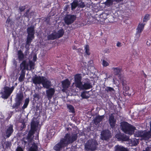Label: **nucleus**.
Masks as SVG:
<instances>
[{
	"label": "nucleus",
	"instance_id": "1",
	"mask_svg": "<svg viewBox=\"0 0 151 151\" xmlns=\"http://www.w3.org/2000/svg\"><path fill=\"white\" fill-rule=\"evenodd\" d=\"M78 133H70L65 134L64 138L60 139V142L53 147V149L55 151H60L66 147L68 144L72 143L77 139Z\"/></svg>",
	"mask_w": 151,
	"mask_h": 151
},
{
	"label": "nucleus",
	"instance_id": "2",
	"mask_svg": "<svg viewBox=\"0 0 151 151\" xmlns=\"http://www.w3.org/2000/svg\"><path fill=\"white\" fill-rule=\"evenodd\" d=\"M120 128L124 132L129 135L133 134L136 129L135 127L126 122H122L120 123Z\"/></svg>",
	"mask_w": 151,
	"mask_h": 151
},
{
	"label": "nucleus",
	"instance_id": "3",
	"mask_svg": "<svg viewBox=\"0 0 151 151\" xmlns=\"http://www.w3.org/2000/svg\"><path fill=\"white\" fill-rule=\"evenodd\" d=\"M34 29V26H31L28 27L27 29V36L26 41V45H28V47L26 48L27 50L29 49V47L30 43L35 38V31Z\"/></svg>",
	"mask_w": 151,
	"mask_h": 151
},
{
	"label": "nucleus",
	"instance_id": "4",
	"mask_svg": "<svg viewBox=\"0 0 151 151\" xmlns=\"http://www.w3.org/2000/svg\"><path fill=\"white\" fill-rule=\"evenodd\" d=\"M15 88V86H12L9 87L5 86L1 90L0 94L1 97L3 99H7L10 96Z\"/></svg>",
	"mask_w": 151,
	"mask_h": 151
},
{
	"label": "nucleus",
	"instance_id": "5",
	"mask_svg": "<svg viewBox=\"0 0 151 151\" xmlns=\"http://www.w3.org/2000/svg\"><path fill=\"white\" fill-rule=\"evenodd\" d=\"M24 98L23 94L22 93H17L15 98V103L12 106L13 109H17L22 103Z\"/></svg>",
	"mask_w": 151,
	"mask_h": 151
},
{
	"label": "nucleus",
	"instance_id": "6",
	"mask_svg": "<svg viewBox=\"0 0 151 151\" xmlns=\"http://www.w3.org/2000/svg\"><path fill=\"white\" fill-rule=\"evenodd\" d=\"M134 136L137 137H141L142 139L146 140L151 137V132H150L138 131L136 132V134H134Z\"/></svg>",
	"mask_w": 151,
	"mask_h": 151
},
{
	"label": "nucleus",
	"instance_id": "7",
	"mask_svg": "<svg viewBox=\"0 0 151 151\" xmlns=\"http://www.w3.org/2000/svg\"><path fill=\"white\" fill-rule=\"evenodd\" d=\"M35 132L30 130L28 132L27 137L26 138V140L27 141L24 140L23 141V142L24 143L25 145L26 146H30L31 144L32 143L33 140V138L32 137V136L33 135Z\"/></svg>",
	"mask_w": 151,
	"mask_h": 151
},
{
	"label": "nucleus",
	"instance_id": "8",
	"mask_svg": "<svg viewBox=\"0 0 151 151\" xmlns=\"http://www.w3.org/2000/svg\"><path fill=\"white\" fill-rule=\"evenodd\" d=\"M76 19V15H74L67 14L64 18V21L67 25H69L74 22Z\"/></svg>",
	"mask_w": 151,
	"mask_h": 151
},
{
	"label": "nucleus",
	"instance_id": "9",
	"mask_svg": "<svg viewBox=\"0 0 151 151\" xmlns=\"http://www.w3.org/2000/svg\"><path fill=\"white\" fill-rule=\"evenodd\" d=\"M94 142L91 140H88L85 145V149L87 151H94Z\"/></svg>",
	"mask_w": 151,
	"mask_h": 151
},
{
	"label": "nucleus",
	"instance_id": "10",
	"mask_svg": "<svg viewBox=\"0 0 151 151\" xmlns=\"http://www.w3.org/2000/svg\"><path fill=\"white\" fill-rule=\"evenodd\" d=\"M111 137V133L109 130H105L101 132V139L103 140H107Z\"/></svg>",
	"mask_w": 151,
	"mask_h": 151
},
{
	"label": "nucleus",
	"instance_id": "11",
	"mask_svg": "<svg viewBox=\"0 0 151 151\" xmlns=\"http://www.w3.org/2000/svg\"><path fill=\"white\" fill-rule=\"evenodd\" d=\"M108 15V14L105 12L100 14L99 12H98L95 15V19L98 22H103L107 18Z\"/></svg>",
	"mask_w": 151,
	"mask_h": 151
},
{
	"label": "nucleus",
	"instance_id": "12",
	"mask_svg": "<svg viewBox=\"0 0 151 151\" xmlns=\"http://www.w3.org/2000/svg\"><path fill=\"white\" fill-rule=\"evenodd\" d=\"M41 84L45 88H49L51 86V81L48 80L45 77L42 76Z\"/></svg>",
	"mask_w": 151,
	"mask_h": 151
},
{
	"label": "nucleus",
	"instance_id": "13",
	"mask_svg": "<svg viewBox=\"0 0 151 151\" xmlns=\"http://www.w3.org/2000/svg\"><path fill=\"white\" fill-rule=\"evenodd\" d=\"M74 80L76 87L78 88H81L82 83L81 81V77L80 74H77L75 76Z\"/></svg>",
	"mask_w": 151,
	"mask_h": 151
},
{
	"label": "nucleus",
	"instance_id": "14",
	"mask_svg": "<svg viewBox=\"0 0 151 151\" xmlns=\"http://www.w3.org/2000/svg\"><path fill=\"white\" fill-rule=\"evenodd\" d=\"M145 25V24H139L137 28V31L136 34V36L137 39H138L140 35V34L142 31Z\"/></svg>",
	"mask_w": 151,
	"mask_h": 151
},
{
	"label": "nucleus",
	"instance_id": "15",
	"mask_svg": "<svg viewBox=\"0 0 151 151\" xmlns=\"http://www.w3.org/2000/svg\"><path fill=\"white\" fill-rule=\"evenodd\" d=\"M48 89L46 91V94L48 99L50 100L52 99L55 93V90L54 88H52Z\"/></svg>",
	"mask_w": 151,
	"mask_h": 151
},
{
	"label": "nucleus",
	"instance_id": "16",
	"mask_svg": "<svg viewBox=\"0 0 151 151\" xmlns=\"http://www.w3.org/2000/svg\"><path fill=\"white\" fill-rule=\"evenodd\" d=\"M42 76H38L35 75L32 79L33 83L36 85L40 84L42 83Z\"/></svg>",
	"mask_w": 151,
	"mask_h": 151
},
{
	"label": "nucleus",
	"instance_id": "17",
	"mask_svg": "<svg viewBox=\"0 0 151 151\" xmlns=\"http://www.w3.org/2000/svg\"><path fill=\"white\" fill-rule=\"evenodd\" d=\"M115 137L119 140L127 141L129 139L128 136L124 134H116Z\"/></svg>",
	"mask_w": 151,
	"mask_h": 151
},
{
	"label": "nucleus",
	"instance_id": "18",
	"mask_svg": "<svg viewBox=\"0 0 151 151\" xmlns=\"http://www.w3.org/2000/svg\"><path fill=\"white\" fill-rule=\"evenodd\" d=\"M14 131L13 125H10L7 128L6 131V138H9L12 134Z\"/></svg>",
	"mask_w": 151,
	"mask_h": 151
},
{
	"label": "nucleus",
	"instance_id": "19",
	"mask_svg": "<svg viewBox=\"0 0 151 151\" xmlns=\"http://www.w3.org/2000/svg\"><path fill=\"white\" fill-rule=\"evenodd\" d=\"M114 116L113 114H111L109 117V123L111 126V127L112 128H114L115 126L116 121L114 119Z\"/></svg>",
	"mask_w": 151,
	"mask_h": 151
},
{
	"label": "nucleus",
	"instance_id": "20",
	"mask_svg": "<svg viewBox=\"0 0 151 151\" xmlns=\"http://www.w3.org/2000/svg\"><path fill=\"white\" fill-rule=\"evenodd\" d=\"M61 83L63 88L65 89L68 88L70 84V81L68 79H66L62 81Z\"/></svg>",
	"mask_w": 151,
	"mask_h": 151
},
{
	"label": "nucleus",
	"instance_id": "21",
	"mask_svg": "<svg viewBox=\"0 0 151 151\" xmlns=\"http://www.w3.org/2000/svg\"><path fill=\"white\" fill-rule=\"evenodd\" d=\"M38 144L37 142H33L31 144L32 146L29 148L28 151H37L38 149Z\"/></svg>",
	"mask_w": 151,
	"mask_h": 151
},
{
	"label": "nucleus",
	"instance_id": "22",
	"mask_svg": "<svg viewBox=\"0 0 151 151\" xmlns=\"http://www.w3.org/2000/svg\"><path fill=\"white\" fill-rule=\"evenodd\" d=\"M112 70L114 71V74L115 75L117 76L119 78L121 79V70L120 68H112Z\"/></svg>",
	"mask_w": 151,
	"mask_h": 151
},
{
	"label": "nucleus",
	"instance_id": "23",
	"mask_svg": "<svg viewBox=\"0 0 151 151\" xmlns=\"http://www.w3.org/2000/svg\"><path fill=\"white\" fill-rule=\"evenodd\" d=\"M115 151H129L127 148L121 145H117L114 147Z\"/></svg>",
	"mask_w": 151,
	"mask_h": 151
},
{
	"label": "nucleus",
	"instance_id": "24",
	"mask_svg": "<svg viewBox=\"0 0 151 151\" xmlns=\"http://www.w3.org/2000/svg\"><path fill=\"white\" fill-rule=\"evenodd\" d=\"M20 69L24 68L26 70H28L29 64L26 60H24L20 65Z\"/></svg>",
	"mask_w": 151,
	"mask_h": 151
},
{
	"label": "nucleus",
	"instance_id": "25",
	"mask_svg": "<svg viewBox=\"0 0 151 151\" xmlns=\"http://www.w3.org/2000/svg\"><path fill=\"white\" fill-rule=\"evenodd\" d=\"M92 87V86L90 83H85L83 85L82 84L81 88H79L86 90L89 89Z\"/></svg>",
	"mask_w": 151,
	"mask_h": 151
},
{
	"label": "nucleus",
	"instance_id": "26",
	"mask_svg": "<svg viewBox=\"0 0 151 151\" xmlns=\"http://www.w3.org/2000/svg\"><path fill=\"white\" fill-rule=\"evenodd\" d=\"M64 31L63 29L61 28L57 32H55L57 38H60L63 37L64 34Z\"/></svg>",
	"mask_w": 151,
	"mask_h": 151
},
{
	"label": "nucleus",
	"instance_id": "27",
	"mask_svg": "<svg viewBox=\"0 0 151 151\" xmlns=\"http://www.w3.org/2000/svg\"><path fill=\"white\" fill-rule=\"evenodd\" d=\"M18 57L19 61H22L24 58V56L21 50H19L17 52Z\"/></svg>",
	"mask_w": 151,
	"mask_h": 151
},
{
	"label": "nucleus",
	"instance_id": "28",
	"mask_svg": "<svg viewBox=\"0 0 151 151\" xmlns=\"http://www.w3.org/2000/svg\"><path fill=\"white\" fill-rule=\"evenodd\" d=\"M131 145V146H136L139 143V139L136 138H133L130 139L129 141Z\"/></svg>",
	"mask_w": 151,
	"mask_h": 151
},
{
	"label": "nucleus",
	"instance_id": "29",
	"mask_svg": "<svg viewBox=\"0 0 151 151\" xmlns=\"http://www.w3.org/2000/svg\"><path fill=\"white\" fill-rule=\"evenodd\" d=\"M47 38L48 40H53L58 39L55 33H52L49 35L47 37Z\"/></svg>",
	"mask_w": 151,
	"mask_h": 151
},
{
	"label": "nucleus",
	"instance_id": "30",
	"mask_svg": "<svg viewBox=\"0 0 151 151\" xmlns=\"http://www.w3.org/2000/svg\"><path fill=\"white\" fill-rule=\"evenodd\" d=\"M78 1L76 0H74L71 4V10L74 11L76 8L78 6Z\"/></svg>",
	"mask_w": 151,
	"mask_h": 151
},
{
	"label": "nucleus",
	"instance_id": "31",
	"mask_svg": "<svg viewBox=\"0 0 151 151\" xmlns=\"http://www.w3.org/2000/svg\"><path fill=\"white\" fill-rule=\"evenodd\" d=\"M85 51L84 52V56H86L87 55H89L90 54V52L89 47L88 45H86L84 48Z\"/></svg>",
	"mask_w": 151,
	"mask_h": 151
},
{
	"label": "nucleus",
	"instance_id": "32",
	"mask_svg": "<svg viewBox=\"0 0 151 151\" xmlns=\"http://www.w3.org/2000/svg\"><path fill=\"white\" fill-rule=\"evenodd\" d=\"M104 118L103 116H98L95 118V124L96 125L101 122Z\"/></svg>",
	"mask_w": 151,
	"mask_h": 151
},
{
	"label": "nucleus",
	"instance_id": "33",
	"mask_svg": "<svg viewBox=\"0 0 151 151\" xmlns=\"http://www.w3.org/2000/svg\"><path fill=\"white\" fill-rule=\"evenodd\" d=\"M29 102V98H27L25 99L24 103L22 107V109H24L27 107Z\"/></svg>",
	"mask_w": 151,
	"mask_h": 151
},
{
	"label": "nucleus",
	"instance_id": "34",
	"mask_svg": "<svg viewBox=\"0 0 151 151\" xmlns=\"http://www.w3.org/2000/svg\"><path fill=\"white\" fill-rule=\"evenodd\" d=\"M105 90L107 92H110L112 94L114 93L115 92L114 89L113 88L110 87H107Z\"/></svg>",
	"mask_w": 151,
	"mask_h": 151
},
{
	"label": "nucleus",
	"instance_id": "35",
	"mask_svg": "<svg viewBox=\"0 0 151 151\" xmlns=\"http://www.w3.org/2000/svg\"><path fill=\"white\" fill-rule=\"evenodd\" d=\"M36 124L35 122H33L31 123L30 130L35 132L36 130Z\"/></svg>",
	"mask_w": 151,
	"mask_h": 151
},
{
	"label": "nucleus",
	"instance_id": "36",
	"mask_svg": "<svg viewBox=\"0 0 151 151\" xmlns=\"http://www.w3.org/2000/svg\"><path fill=\"white\" fill-rule=\"evenodd\" d=\"M29 66L31 70H33L35 68V63L32 61L29 60Z\"/></svg>",
	"mask_w": 151,
	"mask_h": 151
},
{
	"label": "nucleus",
	"instance_id": "37",
	"mask_svg": "<svg viewBox=\"0 0 151 151\" xmlns=\"http://www.w3.org/2000/svg\"><path fill=\"white\" fill-rule=\"evenodd\" d=\"M69 110V112L71 113H74L75 112L74 108L73 106L71 105H69L67 106Z\"/></svg>",
	"mask_w": 151,
	"mask_h": 151
},
{
	"label": "nucleus",
	"instance_id": "38",
	"mask_svg": "<svg viewBox=\"0 0 151 151\" xmlns=\"http://www.w3.org/2000/svg\"><path fill=\"white\" fill-rule=\"evenodd\" d=\"M86 91H83L82 93L81 96L83 99H87L89 97L86 96Z\"/></svg>",
	"mask_w": 151,
	"mask_h": 151
},
{
	"label": "nucleus",
	"instance_id": "39",
	"mask_svg": "<svg viewBox=\"0 0 151 151\" xmlns=\"http://www.w3.org/2000/svg\"><path fill=\"white\" fill-rule=\"evenodd\" d=\"M150 15L148 14H147L145 15L143 19V22H147L149 19Z\"/></svg>",
	"mask_w": 151,
	"mask_h": 151
},
{
	"label": "nucleus",
	"instance_id": "40",
	"mask_svg": "<svg viewBox=\"0 0 151 151\" xmlns=\"http://www.w3.org/2000/svg\"><path fill=\"white\" fill-rule=\"evenodd\" d=\"M113 1L112 0H106L105 2L106 4V5L110 6L112 4Z\"/></svg>",
	"mask_w": 151,
	"mask_h": 151
},
{
	"label": "nucleus",
	"instance_id": "41",
	"mask_svg": "<svg viewBox=\"0 0 151 151\" xmlns=\"http://www.w3.org/2000/svg\"><path fill=\"white\" fill-rule=\"evenodd\" d=\"M25 75L20 74L19 78V80L20 82H22L24 80Z\"/></svg>",
	"mask_w": 151,
	"mask_h": 151
},
{
	"label": "nucleus",
	"instance_id": "42",
	"mask_svg": "<svg viewBox=\"0 0 151 151\" xmlns=\"http://www.w3.org/2000/svg\"><path fill=\"white\" fill-rule=\"evenodd\" d=\"M100 73H98L97 71V73H96V76H95V80H100Z\"/></svg>",
	"mask_w": 151,
	"mask_h": 151
},
{
	"label": "nucleus",
	"instance_id": "43",
	"mask_svg": "<svg viewBox=\"0 0 151 151\" xmlns=\"http://www.w3.org/2000/svg\"><path fill=\"white\" fill-rule=\"evenodd\" d=\"M78 6L80 8H83L85 6V5L84 2L81 1L80 3L78 4Z\"/></svg>",
	"mask_w": 151,
	"mask_h": 151
},
{
	"label": "nucleus",
	"instance_id": "44",
	"mask_svg": "<svg viewBox=\"0 0 151 151\" xmlns=\"http://www.w3.org/2000/svg\"><path fill=\"white\" fill-rule=\"evenodd\" d=\"M25 6H20L19 9L21 12H23L25 9Z\"/></svg>",
	"mask_w": 151,
	"mask_h": 151
},
{
	"label": "nucleus",
	"instance_id": "45",
	"mask_svg": "<svg viewBox=\"0 0 151 151\" xmlns=\"http://www.w3.org/2000/svg\"><path fill=\"white\" fill-rule=\"evenodd\" d=\"M102 64L103 66L105 67L108 66L109 65L108 63L104 60H103Z\"/></svg>",
	"mask_w": 151,
	"mask_h": 151
},
{
	"label": "nucleus",
	"instance_id": "46",
	"mask_svg": "<svg viewBox=\"0 0 151 151\" xmlns=\"http://www.w3.org/2000/svg\"><path fill=\"white\" fill-rule=\"evenodd\" d=\"M142 151H151V145L147 147Z\"/></svg>",
	"mask_w": 151,
	"mask_h": 151
},
{
	"label": "nucleus",
	"instance_id": "47",
	"mask_svg": "<svg viewBox=\"0 0 151 151\" xmlns=\"http://www.w3.org/2000/svg\"><path fill=\"white\" fill-rule=\"evenodd\" d=\"M21 74H22L23 75H25V73L26 71L25 70H26V69L24 68H22L21 69Z\"/></svg>",
	"mask_w": 151,
	"mask_h": 151
},
{
	"label": "nucleus",
	"instance_id": "48",
	"mask_svg": "<svg viewBox=\"0 0 151 151\" xmlns=\"http://www.w3.org/2000/svg\"><path fill=\"white\" fill-rule=\"evenodd\" d=\"M123 88L125 91H127L129 90V87L127 85L123 86Z\"/></svg>",
	"mask_w": 151,
	"mask_h": 151
},
{
	"label": "nucleus",
	"instance_id": "49",
	"mask_svg": "<svg viewBox=\"0 0 151 151\" xmlns=\"http://www.w3.org/2000/svg\"><path fill=\"white\" fill-rule=\"evenodd\" d=\"M77 52L79 53V55H80L81 54H82L83 53V50L82 49L80 48H79L77 49Z\"/></svg>",
	"mask_w": 151,
	"mask_h": 151
},
{
	"label": "nucleus",
	"instance_id": "50",
	"mask_svg": "<svg viewBox=\"0 0 151 151\" xmlns=\"http://www.w3.org/2000/svg\"><path fill=\"white\" fill-rule=\"evenodd\" d=\"M16 151H24V150L21 147H18L16 150Z\"/></svg>",
	"mask_w": 151,
	"mask_h": 151
},
{
	"label": "nucleus",
	"instance_id": "51",
	"mask_svg": "<svg viewBox=\"0 0 151 151\" xmlns=\"http://www.w3.org/2000/svg\"><path fill=\"white\" fill-rule=\"evenodd\" d=\"M121 81H122V85L123 86L127 85L126 82L124 79H122Z\"/></svg>",
	"mask_w": 151,
	"mask_h": 151
},
{
	"label": "nucleus",
	"instance_id": "52",
	"mask_svg": "<svg viewBox=\"0 0 151 151\" xmlns=\"http://www.w3.org/2000/svg\"><path fill=\"white\" fill-rule=\"evenodd\" d=\"M70 6L68 5H66L65 6L64 10L66 11L68 10H69L70 9Z\"/></svg>",
	"mask_w": 151,
	"mask_h": 151
},
{
	"label": "nucleus",
	"instance_id": "53",
	"mask_svg": "<svg viewBox=\"0 0 151 151\" xmlns=\"http://www.w3.org/2000/svg\"><path fill=\"white\" fill-rule=\"evenodd\" d=\"M11 20L9 17H8L6 21V23L7 24H9L10 22H11Z\"/></svg>",
	"mask_w": 151,
	"mask_h": 151
},
{
	"label": "nucleus",
	"instance_id": "54",
	"mask_svg": "<svg viewBox=\"0 0 151 151\" xmlns=\"http://www.w3.org/2000/svg\"><path fill=\"white\" fill-rule=\"evenodd\" d=\"M116 45L118 47H120L122 46V44L121 42H118L116 44Z\"/></svg>",
	"mask_w": 151,
	"mask_h": 151
},
{
	"label": "nucleus",
	"instance_id": "55",
	"mask_svg": "<svg viewBox=\"0 0 151 151\" xmlns=\"http://www.w3.org/2000/svg\"><path fill=\"white\" fill-rule=\"evenodd\" d=\"M79 135L81 136H83V135L85 136V134L84 132V131H82V132H81L79 133Z\"/></svg>",
	"mask_w": 151,
	"mask_h": 151
},
{
	"label": "nucleus",
	"instance_id": "56",
	"mask_svg": "<svg viewBox=\"0 0 151 151\" xmlns=\"http://www.w3.org/2000/svg\"><path fill=\"white\" fill-rule=\"evenodd\" d=\"M33 96L34 98H38L39 97V95L38 94L35 93L34 95Z\"/></svg>",
	"mask_w": 151,
	"mask_h": 151
},
{
	"label": "nucleus",
	"instance_id": "57",
	"mask_svg": "<svg viewBox=\"0 0 151 151\" xmlns=\"http://www.w3.org/2000/svg\"><path fill=\"white\" fill-rule=\"evenodd\" d=\"M29 12V11L28 10L24 14V15H25V16L28 18L29 17V16L28 15H27V14H28V13Z\"/></svg>",
	"mask_w": 151,
	"mask_h": 151
},
{
	"label": "nucleus",
	"instance_id": "58",
	"mask_svg": "<svg viewBox=\"0 0 151 151\" xmlns=\"http://www.w3.org/2000/svg\"><path fill=\"white\" fill-rule=\"evenodd\" d=\"M105 75H106V77L105 78V79H107L108 78H110L111 76H108V74L107 73H106Z\"/></svg>",
	"mask_w": 151,
	"mask_h": 151
},
{
	"label": "nucleus",
	"instance_id": "59",
	"mask_svg": "<svg viewBox=\"0 0 151 151\" xmlns=\"http://www.w3.org/2000/svg\"><path fill=\"white\" fill-rule=\"evenodd\" d=\"M37 58V57L36 55H35L34 56L33 58V60L34 62H35V61H36Z\"/></svg>",
	"mask_w": 151,
	"mask_h": 151
},
{
	"label": "nucleus",
	"instance_id": "60",
	"mask_svg": "<svg viewBox=\"0 0 151 151\" xmlns=\"http://www.w3.org/2000/svg\"><path fill=\"white\" fill-rule=\"evenodd\" d=\"M146 44L148 46H150V41H147L146 42Z\"/></svg>",
	"mask_w": 151,
	"mask_h": 151
},
{
	"label": "nucleus",
	"instance_id": "61",
	"mask_svg": "<svg viewBox=\"0 0 151 151\" xmlns=\"http://www.w3.org/2000/svg\"><path fill=\"white\" fill-rule=\"evenodd\" d=\"M10 113H11V114H9V118L11 117V116H12V114L13 112V111H11L10 112Z\"/></svg>",
	"mask_w": 151,
	"mask_h": 151
},
{
	"label": "nucleus",
	"instance_id": "62",
	"mask_svg": "<svg viewBox=\"0 0 151 151\" xmlns=\"http://www.w3.org/2000/svg\"><path fill=\"white\" fill-rule=\"evenodd\" d=\"M117 2H119L121 1H123V0H114Z\"/></svg>",
	"mask_w": 151,
	"mask_h": 151
},
{
	"label": "nucleus",
	"instance_id": "63",
	"mask_svg": "<svg viewBox=\"0 0 151 151\" xmlns=\"http://www.w3.org/2000/svg\"><path fill=\"white\" fill-rule=\"evenodd\" d=\"M76 47L75 46H74L73 47V50H76Z\"/></svg>",
	"mask_w": 151,
	"mask_h": 151
},
{
	"label": "nucleus",
	"instance_id": "64",
	"mask_svg": "<svg viewBox=\"0 0 151 151\" xmlns=\"http://www.w3.org/2000/svg\"><path fill=\"white\" fill-rule=\"evenodd\" d=\"M150 129L151 130V119L150 121Z\"/></svg>",
	"mask_w": 151,
	"mask_h": 151
}]
</instances>
